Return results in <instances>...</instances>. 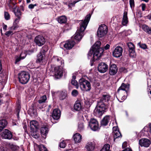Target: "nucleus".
<instances>
[{"instance_id": "nucleus-1", "label": "nucleus", "mask_w": 151, "mask_h": 151, "mask_svg": "<svg viewBox=\"0 0 151 151\" xmlns=\"http://www.w3.org/2000/svg\"><path fill=\"white\" fill-rule=\"evenodd\" d=\"M91 15L89 14L86 16L84 20L81 21L80 23V28L78 29L74 35L75 39L80 41L83 35V32L86 29L90 20Z\"/></svg>"}, {"instance_id": "nucleus-2", "label": "nucleus", "mask_w": 151, "mask_h": 151, "mask_svg": "<svg viewBox=\"0 0 151 151\" xmlns=\"http://www.w3.org/2000/svg\"><path fill=\"white\" fill-rule=\"evenodd\" d=\"M80 88L82 91H89L91 88L90 82H91V79H89L88 81L84 78H81L79 81Z\"/></svg>"}, {"instance_id": "nucleus-3", "label": "nucleus", "mask_w": 151, "mask_h": 151, "mask_svg": "<svg viewBox=\"0 0 151 151\" xmlns=\"http://www.w3.org/2000/svg\"><path fill=\"white\" fill-rule=\"evenodd\" d=\"M105 109L104 104H103L101 102H98V106L94 110V114L97 117H100L104 112Z\"/></svg>"}, {"instance_id": "nucleus-4", "label": "nucleus", "mask_w": 151, "mask_h": 151, "mask_svg": "<svg viewBox=\"0 0 151 151\" xmlns=\"http://www.w3.org/2000/svg\"><path fill=\"white\" fill-rule=\"evenodd\" d=\"M30 78L29 74L25 71H22L18 75V78L20 82L23 84L27 83Z\"/></svg>"}, {"instance_id": "nucleus-5", "label": "nucleus", "mask_w": 151, "mask_h": 151, "mask_svg": "<svg viewBox=\"0 0 151 151\" xmlns=\"http://www.w3.org/2000/svg\"><path fill=\"white\" fill-rule=\"evenodd\" d=\"M100 50V52L98 53L96 50L95 51L93 48L92 47L91 49V50L88 53V58L89 56H91L93 54V60H98L101 56L102 53L103 52V50L102 48H100L99 49Z\"/></svg>"}, {"instance_id": "nucleus-6", "label": "nucleus", "mask_w": 151, "mask_h": 151, "mask_svg": "<svg viewBox=\"0 0 151 151\" xmlns=\"http://www.w3.org/2000/svg\"><path fill=\"white\" fill-rule=\"evenodd\" d=\"M107 27L104 24L101 25L99 27L97 31V35L99 37H102L107 33Z\"/></svg>"}, {"instance_id": "nucleus-7", "label": "nucleus", "mask_w": 151, "mask_h": 151, "mask_svg": "<svg viewBox=\"0 0 151 151\" xmlns=\"http://www.w3.org/2000/svg\"><path fill=\"white\" fill-rule=\"evenodd\" d=\"M89 125L93 130L96 131L99 129L98 121L94 119H91L89 122Z\"/></svg>"}, {"instance_id": "nucleus-8", "label": "nucleus", "mask_w": 151, "mask_h": 151, "mask_svg": "<svg viewBox=\"0 0 151 151\" xmlns=\"http://www.w3.org/2000/svg\"><path fill=\"white\" fill-rule=\"evenodd\" d=\"M0 135L2 138L10 139L12 137V134L10 131L7 129L3 130Z\"/></svg>"}, {"instance_id": "nucleus-9", "label": "nucleus", "mask_w": 151, "mask_h": 151, "mask_svg": "<svg viewBox=\"0 0 151 151\" xmlns=\"http://www.w3.org/2000/svg\"><path fill=\"white\" fill-rule=\"evenodd\" d=\"M47 99L46 95H44L41 97L38 101V104L37 105L38 107L40 109H42L46 106L45 101Z\"/></svg>"}, {"instance_id": "nucleus-10", "label": "nucleus", "mask_w": 151, "mask_h": 151, "mask_svg": "<svg viewBox=\"0 0 151 151\" xmlns=\"http://www.w3.org/2000/svg\"><path fill=\"white\" fill-rule=\"evenodd\" d=\"M35 42L37 45L40 46L44 44L45 40L43 36L41 35H38L35 37Z\"/></svg>"}, {"instance_id": "nucleus-11", "label": "nucleus", "mask_w": 151, "mask_h": 151, "mask_svg": "<svg viewBox=\"0 0 151 151\" xmlns=\"http://www.w3.org/2000/svg\"><path fill=\"white\" fill-rule=\"evenodd\" d=\"M122 48L120 46H118L114 49L113 52V55L115 57L118 58L122 55Z\"/></svg>"}, {"instance_id": "nucleus-12", "label": "nucleus", "mask_w": 151, "mask_h": 151, "mask_svg": "<svg viewBox=\"0 0 151 151\" xmlns=\"http://www.w3.org/2000/svg\"><path fill=\"white\" fill-rule=\"evenodd\" d=\"M108 69V65L104 63H101L99 64L98 70L101 73H104Z\"/></svg>"}, {"instance_id": "nucleus-13", "label": "nucleus", "mask_w": 151, "mask_h": 151, "mask_svg": "<svg viewBox=\"0 0 151 151\" xmlns=\"http://www.w3.org/2000/svg\"><path fill=\"white\" fill-rule=\"evenodd\" d=\"M63 68L62 66L56 67L55 68V77L57 78H60L62 76L63 73Z\"/></svg>"}, {"instance_id": "nucleus-14", "label": "nucleus", "mask_w": 151, "mask_h": 151, "mask_svg": "<svg viewBox=\"0 0 151 151\" xmlns=\"http://www.w3.org/2000/svg\"><path fill=\"white\" fill-rule=\"evenodd\" d=\"M139 143L141 146L148 147L151 144V142L149 139L144 138L140 139L139 141Z\"/></svg>"}, {"instance_id": "nucleus-15", "label": "nucleus", "mask_w": 151, "mask_h": 151, "mask_svg": "<svg viewBox=\"0 0 151 151\" xmlns=\"http://www.w3.org/2000/svg\"><path fill=\"white\" fill-rule=\"evenodd\" d=\"M127 46L129 48V55L131 57H134L135 55L134 51V46L131 42L128 43Z\"/></svg>"}, {"instance_id": "nucleus-16", "label": "nucleus", "mask_w": 151, "mask_h": 151, "mask_svg": "<svg viewBox=\"0 0 151 151\" xmlns=\"http://www.w3.org/2000/svg\"><path fill=\"white\" fill-rule=\"evenodd\" d=\"M110 98L111 96L109 94H103L99 101L98 102H101L102 104H104L105 106L106 103H107L110 100Z\"/></svg>"}, {"instance_id": "nucleus-17", "label": "nucleus", "mask_w": 151, "mask_h": 151, "mask_svg": "<svg viewBox=\"0 0 151 151\" xmlns=\"http://www.w3.org/2000/svg\"><path fill=\"white\" fill-rule=\"evenodd\" d=\"M61 115L60 110L58 109H55L53 111L52 115L55 119L58 120L59 119Z\"/></svg>"}, {"instance_id": "nucleus-18", "label": "nucleus", "mask_w": 151, "mask_h": 151, "mask_svg": "<svg viewBox=\"0 0 151 151\" xmlns=\"http://www.w3.org/2000/svg\"><path fill=\"white\" fill-rule=\"evenodd\" d=\"M118 68L116 65L113 64L111 65L109 69V73L111 75H114L117 72Z\"/></svg>"}, {"instance_id": "nucleus-19", "label": "nucleus", "mask_w": 151, "mask_h": 151, "mask_svg": "<svg viewBox=\"0 0 151 151\" xmlns=\"http://www.w3.org/2000/svg\"><path fill=\"white\" fill-rule=\"evenodd\" d=\"M75 42L73 41H67L64 45L63 46L67 49L69 50L71 49L75 44Z\"/></svg>"}, {"instance_id": "nucleus-20", "label": "nucleus", "mask_w": 151, "mask_h": 151, "mask_svg": "<svg viewBox=\"0 0 151 151\" xmlns=\"http://www.w3.org/2000/svg\"><path fill=\"white\" fill-rule=\"evenodd\" d=\"M30 126L31 129H38L39 126L38 122L36 121H31L30 123Z\"/></svg>"}, {"instance_id": "nucleus-21", "label": "nucleus", "mask_w": 151, "mask_h": 151, "mask_svg": "<svg viewBox=\"0 0 151 151\" xmlns=\"http://www.w3.org/2000/svg\"><path fill=\"white\" fill-rule=\"evenodd\" d=\"M7 121L4 119L0 120V132L6 128L8 124Z\"/></svg>"}, {"instance_id": "nucleus-22", "label": "nucleus", "mask_w": 151, "mask_h": 151, "mask_svg": "<svg viewBox=\"0 0 151 151\" xmlns=\"http://www.w3.org/2000/svg\"><path fill=\"white\" fill-rule=\"evenodd\" d=\"M129 87V85L128 84H125L123 83L122 84L121 86L119 87L117 90L118 92H119V91L122 90L124 91V93H127V89H128Z\"/></svg>"}, {"instance_id": "nucleus-23", "label": "nucleus", "mask_w": 151, "mask_h": 151, "mask_svg": "<svg viewBox=\"0 0 151 151\" xmlns=\"http://www.w3.org/2000/svg\"><path fill=\"white\" fill-rule=\"evenodd\" d=\"M141 28L148 35H151V27L145 24L141 25Z\"/></svg>"}, {"instance_id": "nucleus-24", "label": "nucleus", "mask_w": 151, "mask_h": 151, "mask_svg": "<svg viewBox=\"0 0 151 151\" xmlns=\"http://www.w3.org/2000/svg\"><path fill=\"white\" fill-rule=\"evenodd\" d=\"M81 135L78 133L75 134L73 136V138L75 143H80L82 139Z\"/></svg>"}, {"instance_id": "nucleus-25", "label": "nucleus", "mask_w": 151, "mask_h": 151, "mask_svg": "<svg viewBox=\"0 0 151 151\" xmlns=\"http://www.w3.org/2000/svg\"><path fill=\"white\" fill-rule=\"evenodd\" d=\"M101 45V42L99 41H97L94 44L92 48H93L94 50L96 51H98V52L99 53L100 52V50L99 49L100 48H102L103 49V51H104V48L103 47H99Z\"/></svg>"}, {"instance_id": "nucleus-26", "label": "nucleus", "mask_w": 151, "mask_h": 151, "mask_svg": "<svg viewBox=\"0 0 151 151\" xmlns=\"http://www.w3.org/2000/svg\"><path fill=\"white\" fill-rule=\"evenodd\" d=\"M95 147L94 144L92 142H89L87 143L85 147L88 151H91L93 150Z\"/></svg>"}, {"instance_id": "nucleus-27", "label": "nucleus", "mask_w": 151, "mask_h": 151, "mask_svg": "<svg viewBox=\"0 0 151 151\" xmlns=\"http://www.w3.org/2000/svg\"><path fill=\"white\" fill-rule=\"evenodd\" d=\"M48 132V128L46 126L42 127L41 129V133L42 136L45 138Z\"/></svg>"}, {"instance_id": "nucleus-28", "label": "nucleus", "mask_w": 151, "mask_h": 151, "mask_svg": "<svg viewBox=\"0 0 151 151\" xmlns=\"http://www.w3.org/2000/svg\"><path fill=\"white\" fill-rule=\"evenodd\" d=\"M58 22L60 24L65 23L67 22V18L65 16H62L58 17L56 19Z\"/></svg>"}, {"instance_id": "nucleus-29", "label": "nucleus", "mask_w": 151, "mask_h": 151, "mask_svg": "<svg viewBox=\"0 0 151 151\" xmlns=\"http://www.w3.org/2000/svg\"><path fill=\"white\" fill-rule=\"evenodd\" d=\"M127 12L125 11L124 13L122 24L123 25H125L128 22V18L127 16Z\"/></svg>"}, {"instance_id": "nucleus-30", "label": "nucleus", "mask_w": 151, "mask_h": 151, "mask_svg": "<svg viewBox=\"0 0 151 151\" xmlns=\"http://www.w3.org/2000/svg\"><path fill=\"white\" fill-rule=\"evenodd\" d=\"M109 120V116H105L102 120L101 124L102 125H106Z\"/></svg>"}, {"instance_id": "nucleus-31", "label": "nucleus", "mask_w": 151, "mask_h": 151, "mask_svg": "<svg viewBox=\"0 0 151 151\" xmlns=\"http://www.w3.org/2000/svg\"><path fill=\"white\" fill-rule=\"evenodd\" d=\"M74 109L76 111H80L81 108V103L78 102H76L74 105Z\"/></svg>"}, {"instance_id": "nucleus-32", "label": "nucleus", "mask_w": 151, "mask_h": 151, "mask_svg": "<svg viewBox=\"0 0 151 151\" xmlns=\"http://www.w3.org/2000/svg\"><path fill=\"white\" fill-rule=\"evenodd\" d=\"M114 137V140L115 141V140L118 138H120L122 137V135L119 132V130L116 132H114V133H113Z\"/></svg>"}, {"instance_id": "nucleus-33", "label": "nucleus", "mask_w": 151, "mask_h": 151, "mask_svg": "<svg viewBox=\"0 0 151 151\" xmlns=\"http://www.w3.org/2000/svg\"><path fill=\"white\" fill-rule=\"evenodd\" d=\"M44 56V53L40 52L37 55V62L38 63H40L42 60Z\"/></svg>"}, {"instance_id": "nucleus-34", "label": "nucleus", "mask_w": 151, "mask_h": 151, "mask_svg": "<svg viewBox=\"0 0 151 151\" xmlns=\"http://www.w3.org/2000/svg\"><path fill=\"white\" fill-rule=\"evenodd\" d=\"M30 134L31 136L35 138H37L39 137V135L35 129H31Z\"/></svg>"}, {"instance_id": "nucleus-35", "label": "nucleus", "mask_w": 151, "mask_h": 151, "mask_svg": "<svg viewBox=\"0 0 151 151\" xmlns=\"http://www.w3.org/2000/svg\"><path fill=\"white\" fill-rule=\"evenodd\" d=\"M28 112L32 116H36L37 115V112L36 110L33 109L32 108L29 109Z\"/></svg>"}, {"instance_id": "nucleus-36", "label": "nucleus", "mask_w": 151, "mask_h": 151, "mask_svg": "<svg viewBox=\"0 0 151 151\" xmlns=\"http://www.w3.org/2000/svg\"><path fill=\"white\" fill-rule=\"evenodd\" d=\"M26 56V54L25 52H22L20 55V57L17 59L16 62H19L21 59H24Z\"/></svg>"}, {"instance_id": "nucleus-37", "label": "nucleus", "mask_w": 151, "mask_h": 151, "mask_svg": "<svg viewBox=\"0 0 151 151\" xmlns=\"http://www.w3.org/2000/svg\"><path fill=\"white\" fill-rule=\"evenodd\" d=\"M67 96L66 93L65 91H62L60 92V99L61 100H63Z\"/></svg>"}, {"instance_id": "nucleus-38", "label": "nucleus", "mask_w": 151, "mask_h": 151, "mask_svg": "<svg viewBox=\"0 0 151 151\" xmlns=\"http://www.w3.org/2000/svg\"><path fill=\"white\" fill-rule=\"evenodd\" d=\"M84 128V125L83 123L80 122L78 124V130L79 132H81L83 130Z\"/></svg>"}, {"instance_id": "nucleus-39", "label": "nucleus", "mask_w": 151, "mask_h": 151, "mask_svg": "<svg viewBox=\"0 0 151 151\" xmlns=\"http://www.w3.org/2000/svg\"><path fill=\"white\" fill-rule=\"evenodd\" d=\"M38 148L40 151H48L46 147L43 145H39Z\"/></svg>"}, {"instance_id": "nucleus-40", "label": "nucleus", "mask_w": 151, "mask_h": 151, "mask_svg": "<svg viewBox=\"0 0 151 151\" xmlns=\"http://www.w3.org/2000/svg\"><path fill=\"white\" fill-rule=\"evenodd\" d=\"M71 83L72 85L75 86L76 88L78 89V84L76 81L75 80H72Z\"/></svg>"}, {"instance_id": "nucleus-41", "label": "nucleus", "mask_w": 151, "mask_h": 151, "mask_svg": "<svg viewBox=\"0 0 151 151\" xmlns=\"http://www.w3.org/2000/svg\"><path fill=\"white\" fill-rule=\"evenodd\" d=\"M14 13L15 16L17 17H20V16L21 15V13L19 10L17 9L16 11L15 10Z\"/></svg>"}, {"instance_id": "nucleus-42", "label": "nucleus", "mask_w": 151, "mask_h": 151, "mask_svg": "<svg viewBox=\"0 0 151 151\" xmlns=\"http://www.w3.org/2000/svg\"><path fill=\"white\" fill-rule=\"evenodd\" d=\"M5 19L6 20H8L10 18V16L9 13L7 12H5L4 14Z\"/></svg>"}, {"instance_id": "nucleus-43", "label": "nucleus", "mask_w": 151, "mask_h": 151, "mask_svg": "<svg viewBox=\"0 0 151 151\" xmlns=\"http://www.w3.org/2000/svg\"><path fill=\"white\" fill-rule=\"evenodd\" d=\"M20 18V17H17V18L15 19L13 24L14 25L15 27L17 26V24L19 22Z\"/></svg>"}, {"instance_id": "nucleus-44", "label": "nucleus", "mask_w": 151, "mask_h": 151, "mask_svg": "<svg viewBox=\"0 0 151 151\" xmlns=\"http://www.w3.org/2000/svg\"><path fill=\"white\" fill-rule=\"evenodd\" d=\"M138 44L139 47L142 49H145L147 48V45L145 44H141V42L138 43Z\"/></svg>"}, {"instance_id": "nucleus-45", "label": "nucleus", "mask_w": 151, "mask_h": 151, "mask_svg": "<svg viewBox=\"0 0 151 151\" xmlns=\"http://www.w3.org/2000/svg\"><path fill=\"white\" fill-rule=\"evenodd\" d=\"M66 144L64 141L61 142L60 144V147L61 148H64L65 147Z\"/></svg>"}, {"instance_id": "nucleus-46", "label": "nucleus", "mask_w": 151, "mask_h": 151, "mask_svg": "<svg viewBox=\"0 0 151 151\" xmlns=\"http://www.w3.org/2000/svg\"><path fill=\"white\" fill-rule=\"evenodd\" d=\"M78 94V92L76 90H74L72 92V94L73 96H76Z\"/></svg>"}, {"instance_id": "nucleus-47", "label": "nucleus", "mask_w": 151, "mask_h": 151, "mask_svg": "<svg viewBox=\"0 0 151 151\" xmlns=\"http://www.w3.org/2000/svg\"><path fill=\"white\" fill-rule=\"evenodd\" d=\"M129 4L131 8L134 6V0H129Z\"/></svg>"}, {"instance_id": "nucleus-48", "label": "nucleus", "mask_w": 151, "mask_h": 151, "mask_svg": "<svg viewBox=\"0 0 151 151\" xmlns=\"http://www.w3.org/2000/svg\"><path fill=\"white\" fill-rule=\"evenodd\" d=\"M19 147L16 146L12 148V151H19Z\"/></svg>"}, {"instance_id": "nucleus-49", "label": "nucleus", "mask_w": 151, "mask_h": 151, "mask_svg": "<svg viewBox=\"0 0 151 151\" xmlns=\"http://www.w3.org/2000/svg\"><path fill=\"white\" fill-rule=\"evenodd\" d=\"M79 1H73V2H69L71 6H74L75 5V4L77 2H78Z\"/></svg>"}, {"instance_id": "nucleus-50", "label": "nucleus", "mask_w": 151, "mask_h": 151, "mask_svg": "<svg viewBox=\"0 0 151 151\" xmlns=\"http://www.w3.org/2000/svg\"><path fill=\"white\" fill-rule=\"evenodd\" d=\"M13 32L12 31H9L6 32L5 34L7 36H9Z\"/></svg>"}, {"instance_id": "nucleus-51", "label": "nucleus", "mask_w": 151, "mask_h": 151, "mask_svg": "<svg viewBox=\"0 0 151 151\" xmlns=\"http://www.w3.org/2000/svg\"><path fill=\"white\" fill-rule=\"evenodd\" d=\"M55 59H56L58 61H61V64L62 65V63L63 64L64 62L63 61L61 60V58H58L57 57H55Z\"/></svg>"}, {"instance_id": "nucleus-52", "label": "nucleus", "mask_w": 151, "mask_h": 151, "mask_svg": "<svg viewBox=\"0 0 151 151\" xmlns=\"http://www.w3.org/2000/svg\"><path fill=\"white\" fill-rule=\"evenodd\" d=\"M36 6V4L33 5V4H31L29 5L28 7L29 9H32L35 6Z\"/></svg>"}, {"instance_id": "nucleus-53", "label": "nucleus", "mask_w": 151, "mask_h": 151, "mask_svg": "<svg viewBox=\"0 0 151 151\" xmlns=\"http://www.w3.org/2000/svg\"><path fill=\"white\" fill-rule=\"evenodd\" d=\"M127 146V143L124 142L122 144V147L123 148H126Z\"/></svg>"}, {"instance_id": "nucleus-54", "label": "nucleus", "mask_w": 151, "mask_h": 151, "mask_svg": "<svg viewBox=\"0 0 151 151\" xmlns=\"http://www.w3.org/2000/svg\"><path fill=\"white\" fill-rule=\"evenodd\" d=\"M142 10V11H144L145 10L146 7V5L145 4H142L141 5Z\"/></svg>"}, {"instance_id": "nucleus-55", "label": "nucleus", "mask_w": 151, "mask_h": 151, "mask_svg": "<svg viewBox=\"0 0 151 151\" xmlns=\"http://www.w3.org/2000/svg\"><path fill=\"white\" fill-rule=\"evenodd\" d=\"M113 133H114V132L118 131V127H114L113 128Z\"/></svg>"}, {"instance_id": "nucleus-56", "label": "nucleus", "mask_w": 151, "mask_h": 151, "mask_svg": "<svg viewBox=\"0 0 151 151\" xmlns=\"http://www.w3.org/2000/svg\"><path fill=\"white\" fill-rule=\"evenodd\" d=\"M122 151H132V150L130 148L127 147L126 148L123 150Z\"/></svg>"}, {"instance_id": "nucleus-57", "label": "nucleus", "mask_w": 151, "mask_h": 151, "mask_svg": "<svg viewBox=\"0 0 151 151\" xmlns=\"http://www.w3.org/2000/svg\"><path fill=\"white\" fill-rule=\"evenodd\" d=\"M110 45H109L107 44L104 47V48L105 49L107 50L109 49V48Z\"/></svg>"}, {"instance_id": "nucleus-58", "label": "nucleus", "mask_w": 151, "mask_h": 151, "mask_svg": "<svg viewBox=\"0 0 151 151\" xmlns=\"http://www.w3.org/2000/svg\"><path fill=\"white\" fill-rule=\"evenodd\" d=\"M19 107H18V109L17 110V117L19 119Z\"/></svg>"}, {"instance_id": "nucleus-59", "label": "nucleus", "mask_w": 151, "mask_h": 151, "mask_svg": "<svg viewBox=\"0 0 151 151\" xmlns=\"http://www.w3.org/2000/svg\"><path fill=\"white\" fill-rule=\"evenodd\" d=\"M29 91H30V90H31L32 91L31 92L29 93V94L30 95H32L34 93V91L32 88H30V89H29Z\"/></svg>"}, {"instance_id": "nucleus-60", "label": "nucleus", "mask_w": 151, "mask_h": 151, "mask_svg": "<svg viewBox=\"0 0 151 151\" xmlns=\"http://www.w3.org/2000/svg\"><path fill=\"white\" fill-rule=\"evenodd\" d=\"M7 28V26L6 25L3 24V28L5 30H6V29Z\"/></svg>"}, {"instance_id": "nucleus-61", "label": "nucleus", "mask_w": 151, "mask_h": 151, "mask_svg": "<svg viewBox=\"0 0 151 151\" xmlns=\"http://www.w3.org/2000/svg\"><path fill=\"white\" fill-rule=\"evenodd\" d=\"M149 128L150 132V133H151V124H149Z\"/></svg>"}, {"instance_id": "nucleus-62", "label": "nucleus", "mask_w": 151, "mask_h": 151, "mask_svg": "<svg viewBox=\"0 0 151 151\" xmlns=\"http://www.w3.org/2000/svg\"><path fill=\"white\" fill-rule=\"evenodd\" d=\"M76 76H73V77H72V80H75V79H76Z\"/></svg>"}, {"instance_id": "nucleus-63", "label": "nucleus", "mask_w": 151, "mask_h": 151, "mask_svg": "<svg viewBox=\"0 0 151 151\" xmlns=\"http://www.w3.org/2000/svg\"><path fill=\"white\" fill-rule=\"evenodd\" d=\"M126 99L125 96H123L122 97V98L121 99H122V100H124V99Z\"/></svg>"}, {"instance_id": "nucleus-64", "label": "nucleus", "mask_w": 151, "mask_h": 151, "mask_svg": "<svg viewBox=\"0 0 151 151\" xmlns=\"http://www.w3.org/2000/svg\"><path fill=\"white\" fill-rule=\"evenodd\" d=\"M27 3H29L30 2V0H26Z\"/></svg>"}]
</instances>
